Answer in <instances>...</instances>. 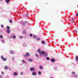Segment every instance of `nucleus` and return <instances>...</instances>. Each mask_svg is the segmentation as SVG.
I'll use <instances>...</instances> for the list:
<instances>
[{
    "label": "nucleus",
    "mask_w": 78,
    "mask_h": 78,
    "mask_svg": "<svg viewBox=\"0 0 78 78\" xmlns=\"http://www.w3.org/2000/svg\"><path fill=\"white\" fill-rule=\"evenodd\" d=\"M37 52L40 54V55H42V54H44V56L45 57H46V56H48V54L47 52L44 51H42L40 49H38L37 50Z\"/></svg>",
    "instance_id": "obj_1"
},
{
    "label": "nucleus",
    "mask_w": 78,
    "mask_h": 78,
    "mask_svg": "<svg viewBox=\"0 0 78 78\" xmlns=\"http://www.w3.org/2000/svg\"><path fill=\"white\" fill-rule=\"evenodd\" d=\"M30 56V53H29L27 52L26 54V55H24L23 56L24 57H26V56Z\"/></svg>",
    "instance_id": "obj_2"
},
{
    "label": "nucleus",
    "mask_w": 78,
    "mask_h": 78,
    "mask_svg": "<svg viewBox=\"0 0 78 78\" xmlns=\"http://www.w3.org/2000/svg\"><path fill=\"white\" fill-rule=\"evenodd\" d=\"M34 70V68L33 67H31L30 68V70L31 72H33Z\"/></svg>",
    "instance_id": "obj_3"
},
{
    "label": "nucleus",
    "mask_w": 78,
    "mask_h": 78,
    "mask_svg": "<svg viewBox=\"0 0 78 78\" xmlns=\"http://www.w3.org/2000/svg\"><path fill=\"white\" fill-rule=\"evenodd\" d=\"M1 59H3V61H5L6 60V58H4V57L3 56H1Z\"/></svg>",
    "instance_id": "obj_4"
},
{
    "label": "nucleus",
    "mask_w": 78,
    "mask_h": 78,
    "mask_svg": "<svg viewBox=\"0 0 78 78\" xmlns=\"http://www.w3.org/2000/svg\"><path fill=\"white\" fill-rule=\"evenodd\" d=\"M55 59L54 58H52L51 59V61L52 62H55Z\"/></svg>",
    "instance_id": "obj_5"
},
{
    "label": "nucleus",
    "mask_w": 78,
    "mask_h": 78,
    "mask_svg": "<svg viewBox=\"0 0 78 78\" xmlns=\"http://www.w3.org/2000/svg\"><path fill=\"white\" fill-rule=\"evenodd\" d=\"M25 23H27V21H25L24 22H22L21 23V24L22 25H25Z\"/></svg>",
    "instance_id": "obj_6"
},
{
    "label": "nucleus",
    "mask_w": 78,
    "mask_h": 78,
    "mask_svg": "<svg viewBox=\"0 0 78 78\" xmlns=\"http://www.w3.org/2000/svg\"><path fill=\"white\" fill-rule=\"evenodd\" d=\"M8 69V67L7 66H5L4 67V69H5V70H7Z\"/></svg>",
    "instance_id": "obj_7"
},
{
    "label": "nucleus",
    "mask_w": 78,
    "mask_h": 78,
    "mask_svg": "<svg viewBox=\"0 0 78 78\" xmlns=\"http://www.w3.org/2000/svg\"><path fill=\"white\" fill-rule=\"evenodd\" d=\"M28 61L29 62H32L33 61V60L31 58H29L28 59Z\"/></svg>",
    "instance_id": "obj_8"
},
{
    "label": "nucleus",
    "mask_w": 78,
    "mask_h": 78,
    "mask_svg": "<svg viewBox=\"0 0 78 78\" xmlns=\"http://www.w3.org/2000/svg\"><path fill=\"white\" fill-rule=\"evenodd\" d=\"M13 75L14 76H17V72H15L13 73Z\"/></svg>",
    "instance_id": "obj_9"
},
{
    "label": "nucleus",
    "mask_w": 78,
    "mask_h": 78,
    "mask_svg": "<svg viewBox=\"0 0 78 78\" xmlns=\"http://www.w3.org/2000/svg\"><path fill=\"white\" fill-rule=\"evenodd\" d=\"M32 74L33 75H36V73L35 72H34L32 73Z\"/></svg>",
    "instance_id": "obj_10"
},
{
    "label": "nucleus",
    "mask_w": 78,
    "mask_h": 78,
    "mask_svg": "<svg viewBox=\"0 0 78 78\" xmlns=\"http://www.w3.org/2000/svg\"><path fill=\"white\" fill-rule=\"evenodd\" d=\"M75 59L76 60V61H78V56H76V57L75 58Z\"/></svg>",
    "instance_id": "obj_11"
},
{
    "label": "nucleus",
    "mask_w": 78,
    "mask_h": 78,
    "mask_svg": "<svg viewBox=\"0 0 78 78\" xmlns=\"http://www.w3.org/2000/svg\"><path fill=\"white\" fill-rule=\"evenodd\" d=\"M6 32L8 33H10V30H6Z\"/></svg>",
    "instance_id": "obj_12"
},
{
    "label": "nucleus",
    "mask_w": 78,
    "mask_h": 78,
    "mask_svg": "<svg viewBox=\"0 0 78 78\" xmlns=\"http://www.w3.org/2000/svg\"><path fill=\"white\" fill-rule=\"evenodd\" d=\"M37 37V36H36V35H34L33 36V38H34V39H36Z\"/></svg>",
    "instance_id": "obj_13"
},
{
    "label": "nucleus",
    "mask_w": 78,
    "mask_h": 78,
    "mask_svg": "<svg viewBox=\"0 0 78 78\" xmlns=\"http://www.w3.org/2000/svg\"><path fill=\"white\" fill-rule=\"evenodd\" d=\"M20 39H23V36H20L19 37Z\"/></svg>",
    "instance_id": "obj_14"
},
{
    "label": "nucleus",
    "mask_w": 78,
    "mask_h": 78,
    "mask_svg": "<svg viewBox=\"0 0 78 78\" xmlns=\"http://www.w3.org/2000/svg\"><path fill=\"white\" fill-rule=\"evenodd\" d=\"M10 54H13L14 53V51H11L10 52Z\"/></svg>",
    "instance_id": "obj_15"
},
{
    "label": "nucleus",
    "mask_w": 78,
    "mask_h": 78,
    "mask_svg": "<svg viewBox=\"0 0 78 78\" xmlns=\"http://www.w3.org/2000/svg\"><path fill=\"white\" fill-rule=\"evenodd\" d=\"M22 62H23V63L24 64H25V63L26 62L25 60H22Z\"/></svg>",
    "instance_id": "obj_16"
},
{
    "label": "nucleus",
    "mask_w": 78,
    "mask_h": 78,
    "mask_svg": "<svg viewBox=\"0 0 78 78\" xmlns=\"http://www.w3.org/2000/svg\"><path fill=\"white\" fill-rule=\"evenodd\" d=\"M6 3H8L9 2V0H5Z\"/></svg>",
    "instance_id": "obj_17"
},
{
    "label": "nucleus",
    "mask_w": 78,
    "mask_h": 78,
    "mask_svg": "<svg viewBox=\"0 0 78 78\" xmlns=\"http://www.w3.org/2000/svg\"><path fill=\"white\" fill-rule=\"evenodd\" d=\"M12 37L13 39H16V37L15 35H13Z\"/></svg>",
    "instance_id": "obj_18"
},
{
    "label": "nucleus",
    "mask_w": 78,
    "mask_h": 78,
    "mask_svg": "<svg viewBox=\"0 0 78 78\" xmlns=\"http://www.w3.org/2000/svg\"><path fill=\"white\" fill-rule=\"evenodd\" d=\"M38 75H41V72H40V71H39L38 72Z\"/></svg>",
    "instance_id": "obj_19"
},
{
    "label": "nucleus",
    "mask_w": 78,
    "mask_h": 78,
    "mask_svg": "<svg viewBox=\"0 0 78 78\" xmlns=\"http://www.w3.org/2000/svg\"><path fill=\"white\" fill-rule=\"evenodd\" d=\"M40 38H39V37H38L37 38V41H39V40H40Z\"/></svg>",
    "instance_id": "obj_20"
},
{
    "label": "nucleus",
    "mask_w": 78,
    "mask_h": 78,
    "mask_svg": "<svg viewBox=\"0 0 78 78\" xmlns=\"http://www.w3.org/2000/svg\"><path fill=\"white\" fill-rule=\"evenodd\" d=\"M29 36L30 37H32V36H33V34H30Z\"/></svg>",
    "instance_id": "obj_21"
},
{
    "label": "nucleus",
    "mask_w": 78,
    "mask_h": 78,
    "mask_svg": "<svg viewBox=\"0 0 78 78\" xmlns=\"http://www.w3.org/2000/svg\"><path fill=\"white\" fill-rule=\"evenodd\" d=\"M46 59L47 60H49V59H50V58H49V57H47V58H46Z\"/></svg>",
    "instance_id": "obj_22"
},
{
    "label": "nucleus",
    "mask_w": 78,
    "mask_h": 78,
    "mask_svg": "<svg viewBox=\"0 0 78 78\" xmlns=\"http://www.w3.org/2000/svg\"><path fill=\"white\" fill-rule=\"evenodd\" d=\"M4 41H4V40H3V39H2L1 41L2 42H4Z\"/></svg>",
    "instance_id": "obj_23"
},
{
    "label": "nucleus",
    "mask_w": 78,
    "mask_h": 78,
    "mask_svg": "<svg viewBox=\"0 0 78 78\" xmlns=\"http://www.w3.org/2000/svg\"><path fill=\"white\" fill-rule=\"evenodd\" d=\"M40 68L41 69H43V67L42 66H40Z\"/></svg>",
    "instance_id": "obj_24"
},
{
    "label": "nucleus",
    "mask_w": 78,
    "mask_h": 78,
    "mask_svg": "<svg viewBox=\"0 0 78 78\" xmlns=\"http://www.w3.org/2000/svg\"><path fill=\"white\" fill-rule=\"evenodd\" d=\"M3 37L2 35H0V38H3Z\"/></svg>",
    "instance_id": "obj_25"
},
{
    "label": "nucleus",
    "mask_w": 78,
    "mask_h": 78,
    "mask_svg": "<svg viewBox=\"0 0 78 78\" xmlns=\"http://www.w3.org/2000/svg\"><path fill=\"white\" fill-rule=\"evenodd\" d=\"M1 26L2 28H3V27H4V26H3V25H1Z\"/></svg>",
    "instance_id": "obj_26"
},
{
    "label": "nucleus",
    "mask_w": 78,
    "mask_h": 78,
    "mask_svg": "<svg viewBox=\"0 0 78 78\" xmlns=\"http://www.w3.org/2000/svg\"><path fill=\"white\" fill-rule=\"evenodd\" d=\"M6 28H7V29H8V30H9V27H7Z\"/></svg>",
    "instance_id": "obj_27"
},
{
    "label": "nucleus",
    "mask_w": 78,
    "mask_h": 78,
    "mask_svg": "<svg viewBox=\"0 0 78 78\" xmlns=\"http://www.w3.org/2000/svg\"><path fill=\"white\" fill-rule=\"evenodd\" d=\"M42 44H45V42H44V41H42Z\"/></svg>",
    "instance_id": "obj_28"
},
{
    "label": "nucleus",
    "mask_w": 78,
    "mask_h": 78,
    "mask_svg": "<svg viewBox=\"0 0 78 78\" xmlns=\"http://www.w3.org/2000/svg\"><path fill=\"white\" fill-rule=\"evenodd\" d=\"M9 22L10 23H12V20H9Z\"/></svg>",
    "instance_id": "obj_29"
},
{
    "label": "nucleus",
    "mask_w": 78,
    "mask_h": 78,
    "mask_svg": "<svg viewBox=\"0 0 78 78\" xmlns=\"http://www.w3.org/2000/svg\"><path fill=\"white\" fill-rule=\"evenodd\" d=\"M72 74H74L75 73V72H72Z\"/></svg>",
    "instance_id": "obj_30"
},
{
    "label": "nucleus",
    "mask_w": 78,
    "mask_h": 78,
    "mask_svg": "<svg viewBox=\"0 0 78 78\" xmlns=\"http://www.w3.org/2000/svg\"><path fill=\"white\" fill-rule=\"evenodd\" d=\"M23 72H21L20 73V75H23Z\"/></svg>",
    "instance_id": "obj_31"
},
{
    "label": "nucleus",
    "mask_w": 78,
    "mask_h": 78,
    "mask_svg": "<svg viewBox=\"0 0 78 78\" xmlns=\"http://www.w3.org/2000/svg\"><path fill=\"white\" fill-rule=\"evenodd\" d=\"M3 76H0V78H2Z\"/></svg>",
    "instance_id": "obj_32"
},
{
    "label": "nucleus",
    "mask_w": 78,
    "mask_h": 78,
    "mask_svg": "<svg viewBox=\"0 0 78 78\" xmlns=\"http://www.w3.org/2000/svg\"><path fill=\"white\" fill-rule=\"evenodd\" d=\"M71 20H72V21H73V18H71Z\"/></svg>",
    "instance_id": "obj_33"
},
{
    "label": "nucleus",
    "mask_w": 78,
    "mask_h": 78,
    "mask_svg": "<svg viewBox=\"0 0 78 78\" xmlns=\"http://www.w3.org/2000/svg\"><path fill=\"white\" fill-rule=\"evenodd\" d=\"M75 33H77V30H75Z\"/></svg>",
    "instance_id": "obj_34"
},
{
    "label": "nucleus",
    "mask_w": 78,
    "mask_h": 78,
    "mask_svg": "<svg viewBox=\"0 0 78 78\" xmlns=\"http://www.w3.org/2000/svg\"><path fill=\"white\" fill-rule=\"evenodd\" d=\"M36 56L37 57H38V55L37 54H36Z\"/></svg>",
    "instance_id": "obj_35"
},
{
    "label": "nucleus",
    "mask_w": 78,
    "mask_h": 78,
    "mask_svg": "<svg viewBox=\"0 0 78 78\" xmlns=\"http://www.w3.org/2000/svg\"><path fill=\"white\" fill-rule=\"evenodd\" d=\"M2 75H4V73L2 72Z\"/></svg>",
    "instance_id": "obj_36"
},
{
    "label": "nucleus",
    "mask_w": 78,
    "mask_h": 78,
    "mask_svg": "<svg viewBox=\"0 0 78 78\" xmlns=\"http://www.w3.org/2000/svg\"><path fill=\"white\" fill-rule=\"evenodd\" d=\"M76 16H78V13H76Z\"/></svg>",
    "instance_id": "obj_37"
},
{
    "label": "nucleus",
    "mask_w": 78,
    "mask_h": 78,
    "mask_svg": "<svg viewBox=\"0 0 78 78\" xmlns=\"http://www.w3.org/2000/svg\"><path fill=\"white\" fill-rule=\"evenodd\" d=\"M26 16H28V15L26 14Z\"/></svg>",
    "instance_id": "obj_38"
},
{
    "label": "nucleus",
    "mask_w": 78,
    "mask_h": 78,
    "mask_svg": "<svg viewBox=\"0 0 78 78\" xmlns=\"http://www.w3.org/2000/svg\"><path fill=\"white\" fill-rule=\"evenodd\" d=\"M68 15H70V14H69V13H68Z\"/></svg>",
    "instance_id": "obj_39"
},
{
    "label": "nucleus",
    "mask_w": 78,
    "mask_h": 78,
    "mask_svg": "<svg viewBox=\"0 0 78 78\" xmlns=\"http://www.w3.org/2000/svg\"><path fill=\"white\" fill-rule=\"evenodd\" d=\"M1 1H2V0H0Z\"/></svg>",
    "instance_id": "obj_40"
},
{
    "label": "nucleus",
    "mask_w": 78,
    "mask_h": 78,
    "mask_svg": "<svg viewBox=\"0 0 78 78\" xmlns=\"http://www.w3.org/2000/svg\"><path fill=\"white\" fill-rule=\"evenodd\" d=\"M0 33H1V32L0 31Z\"/></svg>",
    "instance_id": "obj_41"
}]
</instances>
